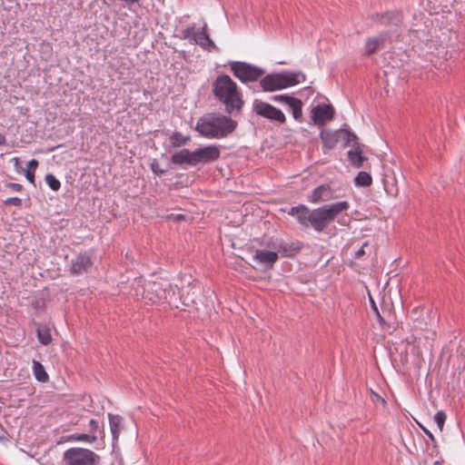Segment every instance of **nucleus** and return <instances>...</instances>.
Wrapping results in <instances>:
<instances>
[{
    "label": "nucleus",
    "mask_w": 465,
    "mask_h": 465,
    "mask_svg": "<svg viewBox=\"0 0 465 465\" xmlns=\"http://www.w3.org/2000/svg\"><path fill=\"white\" fill-rule=\"evenodd\" d=\"M333 198V191L329 185H320L313 190L311 202L318 203L331 201Z\"/></svg>",
    "instance_id": "15"
},
{
    "label": "nucleus",
    "mask_w": 465,
    "mask_h": 465,
    "mask_svg": "<svg viewBox=\"0 0 465 465\" xmlns=\"http://www.w3.org/2000/svg\"><path fill=\"white\" fill-rule=\"evenodd\" d=\"M130 294L145 305L157 303H171L174 290L167 281L146 282L141 278L134 279L132 282Z\"/></svg>",
    "instance_id": "1"
},
{
    "label": "nucleus",
    "mask_w": 465,
    "mask_h": 465,
    "mask_svg": "<svg viewBox=\"0 0 465 465\" xmlns=\"http://www.w3.org/2000/svg\"><path fill=\"white\" fill-rule=\"evenodd\" d=\"M349 208L350 203L347 201H341L313 209L312 210L311 226L316 232H322L341 213L347 212Z\"/></svg>",
    "instance_id": "4"
},
{
    "label": "nucleus",
    "mask_w": 465,
    "mask_h": 465,
    "mask_svg": "<svg viewBox=\"0 0 465 465\" xmlns=\"http://www.w3.org/2000/svg\"><path fill=\"white\" fill-rule=\"evenodd\" d=\"M354 183L358 187H366L371 184L372 178L370 173L366 172H360L355 177Z\"/></svg>",
    "instance_id": "24"
},
{
    "label": "nucleus",
    "mask_w": 465,
    "mask_h": 465,
    "mask_svg": "<svg viewBox=\"0 0 465 465\" xmlns=\"http://www.w3.org/2000/svg\"><path fill=\"white\" fill-rule=\"evenodd\" d=\"M190 140L189 137H185L181 133L175 132L170 136V143L173 147H180L187 143Z\"/></svg>",
    "instance_id": "26"
},
{
    "label": "nucleus",
    "mask_w": 465,
    "mask_h": 465,
    "mask_svg": "<svg viewBox=\"0 0 465 465\" xmlns=\"http://www.w3.org/2000/svg\"><path fill=\"white\" fill-rule=\"evenodd\" d=\"M446 418H447L446 414L442 411H438L434 416V421L436 422L440 431H442V430H443V426H444Z\"/></svg>",
    "instance_id": "29"
},
{
    "label": "nucleus",
    "mask_w": 465,
    "mask_h": 465,
    "mask_svg": "<svg viewBox=\"0 0 465 465\" xmlns=\"http://www.w3.org/2000/svg\"><path fill=\"white\" fill-rule=\"evenodd\" d=\"M194 160V151H190L188 149H182L174 153L171 157L172 163L179 165L188 164L195 166Z\"/></svg>",
    "instance_id": "17"
},
{
    "label": "nucleus",
    "mask_w": 465,
    "mask_h": 465,
    "mask_svg": "<svg viewBox=\"0 0 465 465\" xmlns=\"http://www.w3.org/2000/svg\"><path fill=\"white\" fill-rule=\"evenodd\" d=\"M253 111L256 114L263 118H267L280 124L285 123L286 120L284 114L281 110L262 100H254Z\"/></svg>",
    "instance_id": "8"
},
{
    "label": "nucleus",
    "mask_w": 465,
    "mask_h": 465,
    "mask_svg": "<svg viewBox=\"0 0 465 465\" xmlns=\"http://www.w3.org/2000/svg\"><path fill=\"white\" fill-rule=\"evenodd\" d=\"M100 456L92 450L72 447L63 454L64 465H99Z\"/></svg>",
    "instance_id": "6"
},
{
    "label": "nucleus",
    "mask_w": 465,
    "mask_h": 465,
    "mask_svg": "<svg viewBox=\"0 0 465 465\" xmlns=\"http://www.w3.org/2000/svg\"><path fill=\"white\" fill-rule=\"evenodd\" d=\"M6 187L10 188L15 192H21L23 190L22 184L16 183H9L6 184Z\"/></svg>",
    "instance_id": "34"
},
{
    "label": "nucleus",
    "mask_w": 465,
    "mask_h": 465,
    "mask_svg": "<svg viewBox=\"0 0 465 465\" xmlns=\"http://www.w3.org/2000/svg\"><path fill=\"white\" fill-rule=\"evenodd\" d=\"M421 429L423 430V431L425 432V434L431 440H434V436L433 434L428 430L427 429L421 427Z\"/></svg>",
    "instance_id": "40"
},
{
    "label": "nucleus",
    "mask_w": 465,
    "mask_h": 465,
    "mask_svg": "<svg viewBox=\"0 0 465 465\" xmlns=\"http://www.w3.org/2000/svg\"><path fill=\"white\" fill-rule=\"evenodd\" d=\"M93 265L91 257L87 253H80L72 260L70 272L72 274H83L87 272Z\"/></svg>",
    "instance_id": "11"
},
{
    "label": "nucleus",
    "mask_w": 465,
    "mask_h": 465,
    "mask_svg": "<svg viewBox=\"0 0 465 465\" xmlns=\"http://www.w3.org/2000/svg\"><path fill=\"white\" fill-rule=\"evenodd\" d=\"M214 97L224 105L229 114H240L244 99L237 84L227 74L219 75L212 84Z\"/></svg>",
    "instance_id": "2"
},
{
    "label": "nucleus",
    "mask_w": 465,
    "mask_h": 465,
    "mask_svg": "<svg viewBox=\"0 0 465 465\" xmlns=\"http://www.w3.org/2000/svg\"><path fill=\"white\" fill-rule=\"evenodd\" d=\"M349 161L357 168L361 167L365 157L362 155V150L360 144L348 152Z\"/></svg>",
    "instance_id": "20"
},
{
    "label": "nucleus",
    "mask_w": 465,
    "mask_h": 465,
    "mask_svg": "<svg viewBox=\"0 0 465 465\" xmlns=\"http://www.w3.org/2000/svg\"><path fill=\"white\" fill-rule=\"evenodd\" d=\"M37 337L39 341L44 345H47L52 341L50 330L46 327H39L37 329Z\"/></svg>",
    "instance_id": "27"
},
{
    "label": "nucleus",
    "mask_w": 465,
    "mask_h": 465,
    "mask_svg": "<svg viewBox=\"0 0 465 465\" xmlns=\"http://www.w3.org/2000/svg\"><path fill=\"white\" fill-rule=\"evenodd\" d=\"M193 43L209 52L218 49L213 41L209 36L206 24L203 26L200 32H196Z\"/></svg>",
    "instance_id": "13"
},
{
    "label": "nucleus",
    "mask_w": 465,
    "mask_h": 465,
    "mask_svg": "<svg viewBox=\"0 0 465 465\" xmlns=\"http://www.w3.org/2000/svg\"><path fill=\"white\" fill-rule=\"evenodd\" d=\"M311 114L313 123L321 125L333 118L334 109L330 104L317 105L312 108Z\"/></svg>",
    "instance_id": "10"
},
{
    "label": "nucleus",
    "mask_w": 465,
    "mask_h": 465,
    "mask_svg": "<svg viewBox=\"0 0 465 465\" xmlns=\"http://www.w3.org/2000/svg\"><path fill=\"white\" fill-rule=\"evenodd\" d=\"M370 392H371V401H372L373 404H375L376 406H379V405L384 406L385 405L386 401L380 394L373 391L372 390H371Z\"/></svg>",
    "instance_id": "31"
},
{
    "label": "nucleus",
    "mask_w": 465,
    "mask_h": 465,
    "mask_svg": "<svg viewBox=\"0 0 465 465\" xmlns=\"http://www.w3.org/2000/svg\"><path fill=\"white\" fill-rule=\"evenodd\" d=\"M108 417L113 438L114 440H116L121 432L122 418L119 415H114L111 413Z\"/></svg>",
    "instance_id": "21"
},
{
    "label": "nucleus",
    "mask_w": 465,
    "mask_h": 465,
    "mask_svg": "<svg viewBox=\"0 0 465 465\" xmlns=\"http://www.w3.org/2000/svg\"><path fill=\"white\" fill-rule=\"evenodd\" d=\"M196 35L194 26H191L188 28H185L182 31V37L183 39H189V40H194V35Z\"/></svg>",
    "instance_id": "32"
},
{
    "label": "nucleus",
    "mask_w": 465,
    "mask_h": 465,
    "mask_svg": "<svg viewBox=\"0 0 465 465\" xmlns=\"http://www.w3.org/2000/svg\"><path fill=\"white\" fill-rule=\"evenodd\" d=\"M45 182L53 191H58L61 188L60 181L53 173L45 175Z\"/></svg>",
    "instance_id": "28"
},
{
    "label": "nucleus",
    "mask_w": 465,
    "mask_h": 465,
    "mask_svg": "<svg viewBox=\"0 0 465 465\" xmlns=\"http://www.w3.org/2000/svg\"><path fill=\"white\" fill-rule=\"evenodd\" d=\"M366 246H368V242H364L361 249L356 252V258H361L365 253L364 248Z\"/></svg>",
    "instance_id": "37"
},
{
    "label": "nucleus",
    "mask_w": 465,
    "mask_h": 465,
    "mask_svg": "<svg viewBox=\"0 0 465 465\" xmlns=\"http://www.w3.org/2000/svg\"><path fill=\"white\" fill-rule=\"evenodd\" d=\"M5 143V138L4 135L0 134V145Z\"/></svg>",
    "instance_id": "44"
},
{
    "label": "nucleus",
    "mask_w": 465,
    "mask_h": 465,
    "mask_svg": "<svg viewBox=\"0 0 465 465\" xmlns=\"http://www.w3.org/2000/svg\"><path fill=\"white\" fill-rule=\"evenodd\" d=\"M5 204L15 205L19 207L22 205V200L18 197H10L5 200Z\"/></svg>",
    "instance_id": "33"
},
{
    "label": "nucleus",
    "mask_w": 465,
    "mask_h": 465,
    "mask_svg": "<svg viewBox=\"0 0 465 465\" xmlns=\"http://www.w3.org/2000/svg\"><path fill=\"white\" fill-rule=\"evenodd\" d=\"M167 217H168V219L173 220V221H180V220L184 219V215L183 214H173V213H172V214L168 215Z\"/></svg>",
    "instance_id": "36"
},
{
    "label": "nucleus",
    "mask_w": 465,
    "mask_h": 465,
    "mask_svg": "<svg viewBox=\"0 0 465 465\" xmlns=\"http://www.w3.org/2000/svg\"><path fill=\"white\" fill-rule=\"evenodd\" d=\"M152 171L156 173V174H161L163 173V172L162 170L159 169V166L157 163H153L152 164Z\"/></svg>",
    "instance_id": "39"
},
{
    "label": "nucleus",
    "mask_w": 465,
    "mask_h": 465,
    "mask_svg": "<svg viewBox=\"0 0 465 465\" xmlns=\"http://www.w3.org/2000/svg\"><path fill=\"white\" fill-rule=\"evenodd\" d=\"M343 133L346 135V144L347 145L353 146V148H354L355 146H357V144H359L358 137L354 134H352L349 131H343Z\"/></svg>",
    "instance_id": "30"
},
{
    "label": "nucleus",
    "mask_w": 465,
    "mask_h": 465,
    "mask_svg": "<svg viewBox=\"0 0 465 465\" xmlns=\"http://www.w3.org/2000/svg\"><path fill=\"white\" fill-rule=\"evenodd\" d=\"M12 162L14 163L15 169L17 173H21V166H20V161L18 157H14L12 159Z\"/></svg>",
    "instance_id": "35"
},
{
    "label": "nucleus",
    "mask_w": 465,
    "mask_h": 465,
    "mask_svg": "<svg viewBox=\"0 0 465 465\" xmlns=\"http://www.w3.org/2000/svg\"><path fill=\"white\" fill-rule=\"evenodd\" d=\"M221 151L217 145H208L194 150V165L205 164L219 159Z\"/></svg>",
    "instance_id": "9"
},
{
    "label": "nucleus",
    "mask_w": 465,
    "mask_h": 465,
    "mask_svg": "<svg viewBox=\"0 0 465 465\" xmlns=\"http://www.w3.org/2000/svg\"><path fill=\"white\" fill-rule=\"evenodd\" d=\"M289 214L294 216L302 225L305 227L311 225L312 210L307 206L299 205L292 207Z\"/></svg>",
    "instance_id": "16"
},
{
    "label": "nucleus",
    "mask_w": 465,
    "mask_h": 465,
    "mask_svg": "<svg viewBox=\"0 0 465 465\" xmlns=\"http://www.w3.org/2000/svg\"><path fill=\"white\" fill-rule=\"evenodd\" d=\"M385 42V35H380L378 36L370 37L366 40L365 43V53L367 54H371L377 52L380 48H381Z\"/></svg>",
    "instance_id": "19"
},
{
    "label": "nucleus",
    "mask_w": 465,
    "mask_h": 465,
    "mask_svg": "<svg viewBox=\"0 0 465 465\" xmlns=\"http://www.w3.org/2000/svg\"><path fill=\"white\" fill-rule=\"evenodd\" d=\"M38 164H39L38 161L35 159H33L28 162L27 168L25 171V176L26 180L32 184H35V171L38 167Z\"/></svg>",
    "instance_id": "23"
},
{
    "label": "nucleus",
    "mask_w": 465,
    "mask_h": 465,
    "mask_svg": "<svg viewBox=\"0 0 465 465\" xmlns=\"http://www.w3.org/2000/svg\"><path fill=\"white\" fill-rule=\"evenodd\" d=\"M377 319L380 322V324L383 325L385 323L384 319L381 317V315L379 313H376Z\"/></svg>",
    "instance_id": "42"
},
{
    "label": "nucleus",
    "mask_w": 465,
    "mask_h": 465,
    "mask_svg": "<svg viewBox=\"0 0 465 465\" xmlns=\"http://www.w3.org/2000/svg\"><path fill=\"white\" fill-rule=\"evenodd\" d=\"M238 123L222 114H209L197 121L195 130L208 139H221L234 132Z\"/></svg>",
    "instance_id": "3"
},
{
    "label": "nucleus",
    "mask_w": 465,
    "mask_h": 465,
    "mask_svg": "<svg viewBox=\"0 0 465 465\" xmlns=\"http://www.w3.org/2000/svg\"><path fill=\"white\" fill-rule=\"evenodd\" d=\"M273 100L286 104L292 110V116L295 120L301 121L302 116V103L300 99L289 95H275Z\"/></svg>",
    "instance_id": "12"
},
{
    "label": "nucleus",
    "mask_w": 465,
    "mask_h": 465,
    "mask_svg": "<svg viewBox=\"0 0 465 465\" xmlns=\"http://www.w3.org/2000/svg\"><path fill=\"white\" fill-rule=\"evenodd\" d=\"M371 307H372V309H373V311H374L375 314H376V313H379L380 312H379V310H378V308H377V306H376V304H375L374 301H373L371 298Z\"/></svg>",
    "instance_id": "41"
},
{
    "label": "nucleus",
    "mask_w": 465,
    "mask_h": 465,
    "mask_svg": "<svg viewBox=\"0 0 465 465\" xmlns=\"http://www.w3.org/2000/svg\"><path fill=\"white\" fill-rule=\"evenodd\" d=\"M278 258L277 252L265 250H257L253 256L254 261L263 265L265 269H272Z\"/></svg>",
    "instance_id": "14"
},
{
    "label": "nucleus",
    "mask_w": 465,
    "mask_h": 465,
    "mask_svg": "<svg viewBox=\"0 0 465 465\" xmlns=\"http://www.w3.org/2000/svg\"><path fill=\"white\" fill-rule=\"evenodd\" d=\"M89 425L94 431L97 430V429L99 427L98 421L95 420H91L89 422Z\"/></svg>",
    "instance_id": "38"
},
{
    "label": "nucleus",
    "mask_w": 465,
    "mask_h": 465,
    "mask_svg": "<svg viewBox=\"0 0 465 465\" xmlns=\"http://www.w3.org/2000/svg\"><path fill=\"white\" fill-rule=\"evenodd\" d=\"M321 139L323 143L324 153H326L328 151L333 149L338 141V133L337 132H331L329 130H322L321 132Z\"/></svg>",
    "instance_id": "18"
},
{
    "label": "nucleus",
    "mask_w": 465,
    "mask_h": 465,
    "mask_svg": "<svg viewBox=\"0 0 465 465\" xmlns=\"http://www.w3.org/2000/svg\"><path fill=\"white\" fill-rule=\"evenodd\" d=\"M305 81V74L301 72H284L268 74L263 77L260 84L263 91L273 92L296 85Z\"/></svg>",
    "instance_id": "5"
},
{
    "label": "nucleus",
    "mask_w": 465,
    "mask_h": 465,
    "mask_svg": "<svg viewBox=\"0 0 465 465\" xmlns=\"http://www.w3.org/2000/svg\"><path fill=\"white\" fill-rule=\"evenodd\" d=\"M68 440L71 441H83L87 443H94V441H96L97 437L95 434L75 433L70 435Z\"/></svg>",
    "instance_id": "25"
},
{
    "label": "nucleus",
    "mask_w": 465,
    "mask_h": 465,
    "mask_svg": "<svg viewBox=\"0 0 465 465\" xmlns=\"http://www.w3.org/2000/svg\"><path fill=\"white\" fill-rule=\"evenodd\" d=\"M432 465H444V460H435Z\"/></svg>",
    "instance_id": "43"
},
{
    "label": "nucleus",
    "mask_w": 465,
    "mask_h": 465,
    "mask_svg": "<svg viewBox=\"0 0 465 465\" xmlns=\"http://www.w3.org/2000/svg\"><path fill=\"white\" fill-rule=\"evenodd\" d=\"M33 371L37 381L41 382H46L48 381L49 376L46 373L45 367L43 364L35 360L33 361Z\"/></svg>",
    "instance_id": "22"
},
{
    "label": "nucleus",
    "mask_w": 465,
    "mask_h": 465,
    "mask_svg": "<svg viewBox=\"0 0 465 465\" xmlns=\"http://www.w3.org/2000/svg\"><path fill=\"white\" fill-rule=\"evenodd\" d=\"M230 67L233 75L242 83L255 82L264 74L263 69L244 62H233Z\"/></svg>",
    "instance_id": "7"
}]
</instances>
